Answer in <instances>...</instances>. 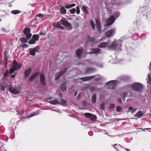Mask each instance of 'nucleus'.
Wrapping results in <instances>:
<instances>
[{
	"label": "nucleus",
	"mask_w": 151,
	"mask_h": 151,
	"mask_svg": "<svg viewBox=\"0 0 151 151\" xmlns=\"http://www.w3.org/2000/svg\"><path fill=\"white\" fill-rule=\"evenodd\" d=\"M32 38L36 41L38 40L39 36L37 35H34L32 36Z\"/></svg>",
	"instance_id": "30"
},
{
	"label": "nucleus",
	"mask_w": 151,
	"mask_h": 151,
	"mask_svg": "<svg viewBox=\"0 0 151 151\" xmlns=\"http://www.w3.org/2000/svg\"><path fill=\"white\" fill-rule=\"evenodd\" d=\"M121 108L119 106H117L116 107V110L118 112H119L121 111Z\"/></svg>",
	"instance_id": "49"
},
{
	"label": "nucleus",
	"mask_w": 151,
	"mask_h": 151,
	"mask_svg": "<svg viewBox=\"0 0 151 151\" xmlns=\"http://www.w3.org/2000/svg\"><path fill=\"white\" fill-rule=\"evenodd\" d=\"M50 103L54 105L59 104H60V102L57 99L52 100L50 101Z\"/></svg>",
	"instance_id": "25"
},
{
	"label": "nucleus",
	"mask_w": 151,
	"mask_h": 151,
	"mask_svg": "<svg viewBox=\"0 0 151 151\" xmlns=\"http://www.w3.org/2000/svg\"><path fill=\"white\" fill-rule=\"evenodd\" d=\"M36 41L32 38L28 42V43L30 45H32L35 44Z\"/></svg>",
	"instance_id": "36"
},
{
	"label": "nucleus",
	"mask_w": 151,
	"mask_h": 151,
	"mask_svg": "<svg viewBox=\"0 0 151 151\" xmlns=\"http://www.w3.org/2000/svg\"><path fill=\"white\" fill-rule=\"evenodd\" d=\"M9 91L14 94L16 95L19 93V91L13 87H10L9 88Z\"/></svg>",
	"instance_id": "14"
},
{
	"label": "nucleus",
	"mask_w": 151,
	"mask_h": 151,
	"mask_svg": "<svg viewBox=\"0 0 151 151\" xmlns=\"http://www.w3.org/2000/svg\"><path fill=\"white\" fill-rule=\"evenodd\" d=\"M91 50L92 51V52H90V54H94L96 53H99L101 51V50L99 48H95L92 49Z\"/></svg>",
	"instance_id": "21"
},
{
	"label": "nucleus",
	"mask_w": 151,
	"mask_h": 151,
	"mask_svg": "<svg viewBox=\"0 0 151 151\" xmlns=\"http://www.w3.org/2000/svg\"><path fill=\"white\" fill-rule=\"evenodd\" d=\"M116 41H114L112 42L110 45H108V47L110 50H115L116 49Z\"/></svg>",
	"instance_id": "12"
},
{
	"label": "nucleus",
	"mask_w": 151,
	"mask_h": 151,
	"mask_svg": "<svg viewBox=\"0 0 151 151\" xmlns=\"http://www.w3.org/2000/svg\"><path fill=\"white\" fill-rule=\"evenodd\" d=\"M0 90L1 91H4L5 90V87L3 83H1L0 84Z\"/></svg>",
	"instance_id": "37"
},
{
	"label": "nucleus",
	"mask_w": 151,
	"mask_h": 151,
	"mask_svg": "<svg viewBox=\"0 0 151 151\" xmlns=\"http://www.w3.org/2000/svg\"><path fill=\"white\" fill-rule=\"evenodd\" d=\"M113 147L116 150L118 151H121V149L122 148L120 145L115 144L113 145Z\"/></svg>",
	"instance_id": "27"
},
{
	"label": "nucleus",
	"mask_w": 151,
	"mask_h": 151,
	"mask_svg": "<svg viewBox=\"0 0 151 151\" xmlns=\"http://www.w3.org/2000/svg\"><path fill=\"white\" fill-rule=\"evenodd\" d=\"M80 96L79 95H78L77 96V99H79L80 98Z\"/></svg>",
	"instance_id": "57"
},
{
	"label": "nucleus",
	"mask_w": 151,
	"mask_h": 151,
	"mask_svg": "<svg viewBox=\"0 0 151 151\" xmlns=\"http://www.w3.org/2000/svg\"><path fill=\"white\" fill-rule=\"evenodd\" d=\"M62 96V94L61 93H60V97H61Z\"/></svg>",
	"instance_id": "60"
},
{
	"label": "nucleus",
	"mask_w": 151,
	"mask_h": 151,
	"mask_svg": "<svg viewBox=\"0 0 151 151\" xmlns=\"http://www.w3.org/2000/svg\"><path fill=\"white\" fill-rule=\"evenodd\" d=\"M105 104L104 103H102L100 106V107L101 110H104L105 108Z\"/></svg>",
	"instance_id": "43"
},
{
	"label": "nucleus",
	"mask_w": 151,
	"mask_h": 151,
	"mask_svg": "<svg viewBox=\"0 0 151 151\" xmlns=\"http://www.w3.org/2000/svg\"><path fill=\"white\" fill-rule=\"evenodd\" d=\"M15 78V74H12V78Z\"/></svg>",
	"instance_id": "56"
},
{
	"label": "nucleus",
	"mask_w": 151,
	"mask_h": 151,
	"mask_svg": "<svg viewBox=\"0 0 151 151\" xmlns=\"http://www.w3.org/2000/svg\"><path fill=\"white\" fill-rule=\"evenodd\" d=\"M27 39H26L25 37H22L20 39V41L22 43L27 42Z\"/></svg>",
	"instance_id": "31"
},
{
	"label": "nucleus",
	"mask_w": 151,
	"mask_h": 151,
	"mask_svg": "<svg viewBox=\"0 0 151 151\" xmlns=\"http://www.w3.org/2000/svg\"><path fill=\"white\" fill-rule=\"evenodd\" d=\"M109 43L106 42H103L101 43L98 46L100 48H104L108 47Z\"/></svg>",
	"instance_id": "22"
},
{
	"label": "nucleus",
	"mask_w": 151,
	"mask_h": 151,
	"mask_svg": "<svg viewBox=\"0 0 151 151\" xmlns=\"http://www.w3.org/2000/svg\"><path fill=\"white\" fill-rule=\"evenodd\" d=\"M88 39L91 42H94L95 41V39L93 37H89L88 38Z\"/></svg>",
	"instance_id": "46"
},
{
	"label": "nucleus",
	"mask_w": 151,
	"mask_h": 151,
	"mask_svg": "<svg viewBox=\"0 0 151 151\" xmlns=\"http://www.w3.org/2000/svg\"><path fill=\"white\" fill-rule=\"evenodd\" d=\"M136 109H137L136 108L133 109L132 110H134V111H132L131 112L132 113H133L134 111H135L136 110Z\"/></svg>",
	"instance_id": "55"
},
{
	"label": "nucleus",
	"mask_w": 151,
	"mask_h": 151,
	"mask_svg": "<svg viewBox=\"0 0 151 151\" xmlns=\"http://www.w3.org/2000/svg\"><path fill=\"white\" fill-rule=\"evenodd\" d=\"M126 150H127V151H129V150H128V149H126Z\"/></svg>",
	"instance_id": "61"
},
{
	"label": "nucleus",
	"mask_w": 151,
	"mask_h": 151,
	"mask_svg": "<svg viewBox=\"0 0 151 151\" xmlns=\"http://www.w3.org/2000/svg\"><path fill=\"white\" fill-rule=\"evenodd\" d=\"M82 10L86 14L88 13V11L87 9V7L85 6H83L82 7Z\"/></svg>",
	"instance_id": "35"
},
{
	"label": "nucleus",
	"mask_w": 151,
	"mask_h": 151,
	"mask_svg": "<svg viewBox=\"0 0 151 151\" xmlns=\"http://www.w3.org/2000/svg\"><path fill=\"white\" fill-rule=\"evenodd\" d=\"M148 78L150 81L151 82V76L150 75H148Z\"/></svg>",
	"instance_id": "54"
},
{
	"label": "nucleus",
	"mask_w": 151,
	"mask_h": 151,
	"mask_svg": "<svg viewBox=\"0 0 151 151\" xmlns=\"http://www.w3.org/2000/svg\"><path fill=\"white\" fill-rule=\"evenodd\" d=\"M128 109L129 110H132L133 109V108L132 106H131L129 107Z\"/></svg>",
	"instance_id": "52"
},
{
	"label": "nucleus",
	"mask_w": 151,
	"mask_h": 151,
	"mask_svg": "<svg viewBox=\"0 0 151 151\" xmlns=\"http://www.w3.org/2000/svg\"><path fill=\"white\" fill-rule=\"evenodd\" d=\"M15 70H15V69L13 68L12 67V68H11V69H10L9 70V73L10 74H12V73H14V72L15 71Z\"/></svg>",
	"instance_id": "41"
},
{
	"label": "nucleus",
	"mask_w": 151,
	"mask_h": 151,
	"mask_svg": "<svg viewBox=\"0 0 151 151\" xmlns=\"http://www.w3.org/2000/svg\"><path fill=\"white\" fill-rule=\"evenodd\" d=\"M84 115L86 119L90 118V120L93 121H95L97 119L96 116L95 115L90 113H85Z\"/></svg>",
	"instance_id": "4"
},
{
	"label": "nucleus",
	"mask_w": 151,
	"mask_h": 151,
	"mask_svg": "<svg viewBox=\"0 0 151 151\" xmlns=\"http://www.w3.org/2000/svg\"><path fill=\"white\" fill-rule=\"evenodd\" d=\"M40 73L39 72H36L34 73L31 76L29 79V82L32 81L38 75L40 74Z\"/></svg>",
	"instance_id": "16"
},
{
	"label": "nucleus",
	"mask_w": 151,
	"mask_h": 151,
	"mask_svg": "<svg viewBox=\"0 0 151 151\" xmlns=\"http://www.w3.org/2000/svg\"><path fill=\"white\" fill-rule=\"evenodd\" d=\"M90 24L92 27V29L94 30L95 29V25L93 21L91 19L90 20Z\"/></svg>",
	"instance_id": "32"
},
{
	"label": "nucleus",
	"mask_w": 151,
	"mask_h": 151,
	"mask_svg": "<svg viewBox=\"0 0 151 151\" xmlns=\"http://www.w3.org/2000/svg\"><path fill=\"white\" fill-rule=\"evenodd\" d=\"M127 95V93L126 92H124L122 94V96L124 98H125Z\"/></svg>",
	"instance_id": "50"
},
{
	"label": "nucleus",
	"mask_w": 151,
	"mask_h": 151,
	"mask_svg": "<svg viewBox=\"0 0 151 151\" xmlns=\"http://www.w3.org/2000/svg\"><path fill=\"white\" fill-rule=\"evenodd\" d=\"M143 114V113L141 111L139 110L135 115V116L139 118L142 116Z\"/></svg>",
	"instance_id": "24"
},
{
	"label": "nucleus",
	"mask_w": 151,
	"mask_h": 151,
	"mask_svg": "<svg viewBox=\"0 0 151 151\" xmlns=\"http://www.w3.org/2000/svg\"><path fill=\"white\" fill-rule=\"evenodd\" d=\"M29 51L30 55L33 56H35V55L36 52L38 51L35 47L30 48L29 50Z\"/></svg>",
	"instance_id": "15"
},
{
	"label": "nucleus",
	"mask_w": 151,
	"mask_h": 151,
	"mask_svg": "<svg viewBox=\"0 0 151 151\" xmlns=\"http://www.w3.org/2000/svg\"><path fill=\"white\" fill-rule=\"evenodd\" d=\"M116 83L113 81H110L107 83L106 86L107 87L110 89H114L116 86Z\"/></svg>",
	"instance_id": "8"
},
{
	"label": "nucleus",
	"mask_w": 151,
	"mask_h": 151,
	"mask_svg": "<svg viewBox=\"0 0 151 151\" xmlns=\"http://www.w3.org/2000/svg\"><path fill=\"white\" fill-rule=\"evenodd\" d=\"M43 17L44 16L41 13L35 16V19H33L31 21L30 23L31 24H33V26L35 27L36 26V25L35 24H34V23L37 24L38 23L37 21Z\"/></svg>",
	"instance_id": "2"
},
{
	"label": "nucleus",
	"mask_w": 151,
	"mask_h": 151,
	"mask_svg": "<svg viewBox=\"0 0 151 151\" xmlns=\"http://www.w3.org/2000/svg\"><path fill=\"white\" fill-rule=\"evenodd\" d=\"M95 21L97 30L98 31L100 32L101 31V24L100 20L99 19L96 18V19Z\"/></svg>",
	"instance_id": "11"
},
{
	"label": "nucleus",
	"mask_w": 151,
	"mask_h": 151,
	"mask_svg": "<svg viewBox=\"0 0 151 151\" xmlns=\"http://www.w3.org/2000/svg\"><path fill=\"white\" fill-rule=\"evenodd\" d=\"M94 77V76H87L82 77L81 78V79L83 81H88L91 79H93Z\"/></svg>",
	"instance_id": "20"
},
{
	"label": "nucleus",
	"mask_w": 151,
	"mask_h": 151,
	"mask_svg": "<svg viewBox=\"0 0 151 151\" xmlns=\"http://www.w3.org/2000/svg\"><path fill=\"white\" fill-rule=\"evenodd\" d=\"M21 12V11L19 10H13L11 11V13L14 14H16L20 13Z\"/></svg>",
	"instance_id": "33"
},
{
	"label": "nucleus",
	"mask_w": 151,
	"mask_h": 151,
	"mask_svg": "<svg viewBox=\"0 0 151 151\" xmlns=\"http://www.w3.org/2000/svg\"><path fill=\"white\" fill-rule=\"evenodd\" d=\"M61 102H60L59 104H60L62 105H64L67 104V101L66 100L63 99H61Z\"/></svg>",
	"instance_id": "38"
},
{
	"label": "nucleus",
	"mask_w": 151,
	"mask_h": 151,
	"mask_svg": "<svg viewBox=\"0 0 151 151\" xmlns=\"http://www.w3.org/2000/svg\"><path fill=\"white\" fill-rule=\"evenodd\" d=\"M118 101L120 104H121L122 103V100L121 99H119L118 100Z\"/></svg>",
	"instance_id": "53"
},
{
	"label": "nucleus",
	"mask_w": 151,
	"mask_h": 151,
	"mask_svg": "<svg viewBox=\"0 0 151 151\" xmlns=\"http://www.w3.org/2000/svg\"><path fill=\"white\" fill-rule=\"evenodd\" d=\"M96 101V96L95 94L93 95L92 99V101L93 103H95Z\"/></svg>",
	"instance_id": "34"
},
{
	"label": "nucleus",
	"mask_w": 151,
	"mask_h": 151,
	"mask_svg": "<svg viewBox=\"0 0 151 151\" xmlns=\"http://www.w3.org/2000/svg\"><path fill=\"white\" fill-rule=\"evenodd\" d=\"M76 11V9L75 8H74L71 9L70 10V13L71 14H74Z\"/></svg>",
	"instance_id": "40"
},
{
	"label": "nucleus",
	"mask_w": 151,
	"mask_h": 151,
	"mask_svg": "<svg viewBox=\"0 0 151 151\" xmlns=\"http://www.w3.org/2000/svg\"><path fill=\"white\" fill-rule=\"evenodd\" d=\"M39 35H45V34L44 33V32H40Z\"/></svg>",
	"instance_id": "51"
},
{
	"label": "nucleus",
	"mask_w": 151,
	"mask_h": 151,
	"mask_svg": "<svg viewBox=\"0 0 151 151\" xmlns=\"http://www.w3.org/2000/svg\"><path fill=\"white\" fill-rule=\"evenodd\" d=\"M145 129L146 130H150L151 129V128H145Z\"/></svg>",
	"instance_id": "58"
},
{
	"label": "nucleus",
	"mask_w": 151,
	"mask_h": 151,
	"mask_svg": "<svg viewBox=\"0 0 151 151\" xmlns=\"http://www.w3.org/2000/svg\"><path fill=\"white\" fill-rule=\"evenodd\" d=\"M115 33V30L114 29H111L108 31L105 34V36L106 37L109 38L114 35Z\"/></svg>",
	"instance_id": "9"
},
{
	"label": "nucleus",
	"mask_w": 151,
	"mask_h": 151,
	"mask_svg": "<svg viewBox=\"0 0 151 151\" xmlns=\"http://www.w3.org/2000/svg\"><path fill=\"white\" fill-rule=\"evenodd\" d=\"M93 70L92 68H88L86 70V73L87 74L90 73L92 72Z\"/></svg>",
	"instance_id": "42"
},
{
	"label": "nucleus",
	"mask_w": 151,
	"mask_h": 151,
	"mask_svg": "<svg viewBox=\"0 0 151 151\" xmlns=\"http://www.w3.org/2000/svg\"><path fill=\"white\" fill-rule=\"evenodd\" d=\"M22 66V65L20 64H18L16 60H13L12 63V67L15 69V70H19Z\"/></svg>",
	"instance_id": "5"
},
{
	"label": "nucleus",
	"mask_w": 151,
	"mask_h": 151,
	"mask_svg": "<svg viewBox=\"0 0 151 151\" xmlns=\"http://www.w3.org/2000/svg\"><path fill=\"white\" fill-rule=\"evenodd\" d=\"M76 4H72L69 5H66L65 7L67 9L71 8L75 6Z\"/></svg>",
	"instance_id": "29"
},
{
	"label": "nucleus",
	"mask_w": 151,
	"mask_h": 151,
	"mask_svg": "<svg viewBox=\"0 0 151 151\" xmlns=\"http://www.w3.org/2000/svg\"><path fill=\"white\" fill-rule=\"evenodd\" d=\"M83 52V50L82 49H79L76 50V56L78 58L81 57V55Z\"/></svg>",
	"instance_id": "17"
},
{
	"label": "nucleus",
	"mask_w": 151,
	"mask_h": 151,
	"mask_svg": "<svg viewBox=\"0 0 151 151\" xmlns=\"http://www.w3.org/2000/svg\"><path fill=\"white\" fill-rule=\"evenodd\" d=\"M60 22L61 24L68 27L69 29L70 30L72 29V27L71 24L66 20L64 19H61L60 20Z\"/></svg>",
	"instance_id": "6"
},
{
	"label": "nucleus",
	"mask_w": 151,
	"mask_h": 151,
	"mask_svg": "<svg viewBox=\"0 0 151 151\" xmlns=\"http://www.w3.org/2000/svg\"><path fill=\"white\" fill-rule=\"evenodd\" d=\"M61 89L63 91H65L66 90L67 87L65 83L63 82L60 85Z\"/></svg>",
	"instance_id": "23"
},
{
	"label": "nucleus",
	"mask_w": 151,
	"mask_h": 151,
	"mask_svg": "<svg viewBox=\"0 0 151 151\" xmlns=\"http://www.w3.org/2000/svg\"><path fill=\"white\" fill-rule=\"evenodd\" d=\"M150 71H151V62L150 63Z\"/></svg>",
	"instance_id": "59"
},
{
	"label": "nucleus",
	"mask_w": 151,
	"mask_h": 151,
	"mask_svg": "<svg viewBox=\"0 0 151 151\" xmlns=\"http://www.w3.org/2000/svg\"><path fill=\"white\" fill-rule=\"evenodd\" d=\"M132 89L133 91L141 92L143 89L142 85L139 83H135L132 85Z\"/></svg>",
	"instance_id": "1"
},
{
	"label": "nucleus",
	"mask_w": 151,
	"mask_h": 151,
	"mask_svg": "<svg viewBox=\"0 0 151 151\" xmlns=\"http://www.w3.org/2000/svg\"><path fill=\"white\" fill-rule=\"evenodd\" d=\"M114 104H109V109H113L114 107Z\"/></svg>",
	"instance_id": "47"
},
{
	"label": "nucleus",
	"mask_w": 151,
	"mask_h": 151,
	"mask_svg": "<svg viewBox=\"0 0 151 151\" xmlns=\"http://www.w3.org/2000/svg\"><path fill=\"white\" fill-rule=\"evenodd\" d=\"M30 29L28 27L25 28L23 31V34L26 35V38L27 40H29L32 36V34L30 33Z\"/></svg>",
	"instance_id": "3"
},
{
	"label": "nucleus",
	"mask_w": 151,
	"mask_h": 151,
	"mask_svg": "<svg viewBox=\"0 0 151 151\" xmlns=\"http://www.w3.org/2000/svg\"><path fill=\"white\" fill-rule=\"evenodd\" d=\"M121 79L122 80L124 81H128L129 80V78L127 76H123L121 77Z\"/></svg>",
	"instance_id": "28"
},
{
	"label": "nucleus",
	"mask_w": 151,
	"mask_h": 151,
	"mask_svg": "<svg viewBox=\"0 0 151 151\" xmlns=\"http://www.w3.org/2000/svg\"><path fill=\"white\" fill-rule=\"evenodd\" d=\"M115 19L114 16L112 15L110 18L106 21V25L107 26H109L111 25L114 22Z\"/></svg>",
	"instance_id": "7"
},
{
	"label": "nucleus",
	"mask_w": 151,
	"mask_h": 151,
	"mask_svg": "<svg viewBox=\"0 0 151 151\" xmlns=\"http://www.w3.org/2000/svg\"><path fill=\"white\" fill-rule=\"evenodd\" d=\"M45 77L43 74H41L40 76V81L41 84L42 85L45 86Z\"/></svg>",
	"instance_id": "18"
},
{
	"label": "nucleus",
	"mask_w": 151,
	"mask_h": 151,
	"mask_svg": "<svg viewBox=\"0 0 151 151\" xmlns=\"http://www.w3.org/2000/svg\"><path fill=\"white\" fill-rule=\"evenodd\" d=\"M9 72L8 71H6L4 73V77H7L9 75Z\"/></svg>",
	"instance_id": "44"
},
{
	"label": "nucleus",
	"mask_w": 151,
	"mask_h": 151,
	"mask_svg": "<svg viewBox=\"0 0 151 151\" xmlns=\"http://www.w3.org/2000/svg\"><path fill=\"white\" fill-rule=\"evenodd\" d=\"M61 23L60 22V21L59 22H58L57 24L55 23L53 24V26L54 27V28L55 29L58 28L57 29H63V27L61 26Z\"/></svg>",
	"instance_id": "13"
},
{
	"label": "nucleus",
	"mask_w": 151,
	"mask_h": 151,
	"mask_svg": "<svg viewBox=\"0 0 151 151\" xmlns=\"http://www.w3.org/2000/svg\"><path fill=\"white\" fill-rule=\"evenodd\" d=\"M76 13L78 14H79L80 13V8H79V6H77L76 7Z\"/></svg>",
	"instance_id": "45"
},
{
	"label": "nucleus",
	"mask_w": 151,
	"mask_h": 151,
	"mask_svg": "<svg viewBox=\"0 0 151 151\" xmlns=\"http://www.w3.org/2000/svg\"><path fill=\"white\" fill-rule=\"evenodd\" d=\"M60 13L62 14H64L66 13V10L63 7H61L60 8Z\"/></svg>",
	"instance_id": "26"
},
{
	"label": "nucleus",
	"mask_w": 151,
	"mask_h": 151,
	"mask_svg": "<svg viewBox=\"0 0 151 151\" xmlns=\"http://www.w3.org/2000/svg\"><path fill=\"white\" fill-rule=\"evenodd\" d=\"M76 94H75V96H76Z\"/></svg>",
	"instance_id": "62"
},
{
	"label": "nucleus",
	"mask_w": 151,
	"mask_h": 151,
	"mask_svg": "<svg viewBox=\"0 0 151 151\" xmlns=\"http://www.w3.org/2000/svg\"><path fill=\"white\" fill-rule=\"evenodd\" d=\"M28 45L27 44H24L22 45V48H27L28 47Z\"/></svg>",
	"instance_id": "48"
},
{
	"label": "nucleus",
	"mask_w": 151,
	"mask_h": 151,
	"mask_svg": "<svg viewBox=\"0 0 151 151\" xmlns=\"http://www.w3.org/2000/svg\"><path fill=\"white\" fill-rule=\"evenodd\" d=\"M32 69L30 68H28L26 70L24 73L25 78H27L28 77Z\"/></svg>",
	"instance_id": "19"
},
{
	"label": "nucleus",
	"mask_w": 151,
	"mask_h": 151,
	"mask_svg": "<svg viewBox=\"0 0 151 151\" xmlns=\"http://www.w3.org/2000/svg\"><path fill=\"white\" fill-rule=\"evenodd\" d=\"M4 63H5V66H7V58L6 56H4Z\"/></svg>",
	"instance_id": "39"
},
{
	"label": "nucleus",
	"mask_w": 151,
	"mask_h": 151,
	"mask_svg": "<svg viewBox=\"0 0 151 151\" xmlns=\"http://www.w3.org/2000/svg\"><path fill=\"white\" fill-rule=\"evenodd\" d=\"M68 70L67 68H65L63 70H61L60 72L58 75L56 77L55 80H57L59 79L60 77L63 76L64 74H65Z\"/></svg>",
	"instance_id": "10"
}]
</instances>
